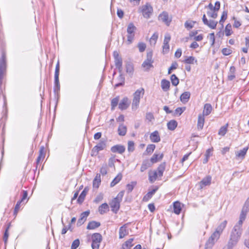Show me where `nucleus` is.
<instances>
[{"mask_svg":"<svg viewBox=\"0 0 249 249\" xmlns=\"http://www.w3.org/2000/svg\"><path fill=\"white\" fill-rule=\"evenodd\" d=\"M87 193V189L85 188L84 189V190L82 192L77 199V201L79 203H81L83 202L86 196Z\"/></svg>","mask_w":249,"mask_h":249,"instance_id":"nucleus-41","label":"nucleus"},{"mask_svg":"<svg viewBox=\"0 0 249 249\" xmlns=\"http://www.w3.org/2000/svg\"><path fill=\"white\" fill-rule=\"evenodd\" d=\"M138 12L141 13L144 18H149L153 13V7L149 3H146L139 8Z\"/></svg>","mask_w":249,"mask_h":249,"instance_id":"nucleus-5","label":"nucleus"},{"mask_svg":"<svg viewBox=\"0 0 249 249\" xmlns=\"http://www.w3.org/2000/svg\"><path fill=\"white\" fill-rule=\"evenodd\" d=\"M243 220L240 219L234 226L230 235V238L227 246L229 249H232L239 240L242 233V226Z\"/></svg>","mask_w":249,"mask_h":249,"instance_id":"nucleus-1","label":"nucleus"},{"mask_svg":"<svg viewBox=\"0 0 249 249\" xmlns=\"http://www.w3.org/2000/svg\"><path fill=\"white\" fill-rule=\"evenodd\" d=\"M128 234V231L125 225L120 227L119 229V238L122 239Z\"/></svg>","mask_w":249,"mask_h":249,"instance_id":"nucleus-22","label":"nucleus"},{"mask_svg":"<svg viewBox=\"0 0 249 249\" xmlns=\"http://www.w3.org/2000/svg\"><path fill=\"white\" fill-rule=\"evenodd\" d=\"M185 63L189 64H193L195 63H197V60L193 56H189L186 57V58L183 61Z\"/></svg>","mask_w":249,"mask_h":249,"instance_id":"nucleus-42","label":"nucleus"},{"mask_svg":"<svg viewBox=\"0 0 249 249\" xmlns=\"http://www.w3.org/2000/svg\"><path fill=\"white\" fill-rule=\"evenodd\" d=\"M27 196H28L27 192L26 191H23L22 197L21 200H19L23 203V204H25L27 202V200L25 201L27 198Z\"/></svg>","mask_w":249,"mask_h":249,"instance_id":"nucleus-50","label":"nucleus"},{"mask_svg":"<svg viewBox=\"0 0 249 249\" xmlns=\"http://www.w3.org/2000/svg\"><path fill=\"white\" fill-rule=\"evenodd\" d=\"M248 147H244L243 149L235 152L236 156L241 159H244L248 150Z\"/></svg>","mask_w":249,"mask_h":249,"instance_id":"nucleus-25","label":"nucleus"},{"mask_svg":"<svg viewBox=\"0 0 249 249\" xmlns=\"http://www.w3.org/2000/svg\"><path fill=\"white\" fill-rule=\"evenodd\" d=\"M99 212L100 214H103L109 211V207L107 203H104L99 207Z\"/></svg>","mask_w":249,"mask_h":249,"instance_id":"nucleus-27","label":"nucleus"},{"mask_svg":"<svg viewBox=\"0 0 249 249\" xmlns=\"http://www.w3.org/2000/svg\"><path fill=\"white\" fill-rule=\"evenodd\" d=\"M107 165L105 164L102 166V167L100 169V173L102 175H105L107 173Z\"/></svg>","mask_w":249,"mask_h":249,"instance_id":"nucleus-59","label":"nucleus"},{"mask_svg":"<svg viewBox=\"0 0 249 249\" xmlns=\"http://www.w3.org/2000/svg\"><path fill=\"white\" fill-rule=\"evenodd\" d=\"M21 203H22V202L21 201H20L19 200L17 202V203L16 205L15 208V210H14L15 214H16L18 213V211L19 210L20 204Z\"/></svg>","mask_w":249,"mask_h":249,"instance_id":"nucleus-58","label":"nucleus"},{"mask_svg":"<svg viewBox=\"0 0 249 249\" xmlns=\"http://www.w3.org/2000/svg\"><path fill=\"white\" fill-rule=\"evenodd\" d=\"M165 169V163H161L158 167L157 171H150L148 173L149 180L151 183H153L158 177H161Z\"/></svg>","mask_w":249,"mask_h":249,"instance_id":"nucleus-2","label":"nucleus"},{"mask_svg":"<svg viewBox=\"0 0 249 249\" xmlns=\"http://www.w3.org/2000/svg\"><path fill=\"white\" fill-rule=\"evenodd\" d=\"M177 67L178 64L177 63H172V65L168 69V73L170 74L171 73L172 71L176 69L177 68Z\"/></svg>","mask_w":249,"mask_h":249,"instance_id":"nucleus-57","label":"nucleus"},{"mask_svg":"<svg viewBox=\"0 0 249 249\" xmlns=\"http://www.w3.org/2000/svg\"><path fill=\"white\" fill-rule=\"evenodd\" d=\"M222 53L225 55H228L231 53V50L228 48H224L222 50Z\"/></svg>","mask_w":249,"mask_h":249,"instance_id":"nucleus-60","label":"nucleus"},{"mask_svg":"<svg viewBox=\"0 0 249 249\" xmlns=\"http://www.w3.org/2000/svg\"><path fill=\"white\" fill-rule=\"evenodd\" d=\"M126 126L123 124H121L119 126L118 128V134L120 136H124L126 133Z\"/></svg>","mask_w":249,"mask_h":249,"instance_id":"nucleus-31","label":"nucleus"},{"mask_svg":"<svg viewBox=\"0 0 249 249\" xmlns=\"http://www.w3.org/2000/svg\"><path fill=\"white\" fill-rule=\"evenodd\" d=\"M124 146L121 145H116L112 146L111 151L113 153H118L119 154L123 153L125 151Z\"/></svg>","mask_w":249,"mask_h":249,"instance_id":"nucleus-19","label":"nucleus"},{"mask_svg":"<svg viewBox=\"0 0 249 249\" xmlns=\"http://www.w3.org/2000/svg\"><path fill=\"white\" fill-rule=\"evenodd\" d=\"M150 138L153 142H158L160 140L159 132L157 131H155L152 133L150 136Z\"/></svg>","mask_w":249,"mask_h":249,"instance_id":"nucleus-21","label":"nucleus"},{"mask_svg":"<svg viewBox=\"0 0 249 249\" xmlns=\"http://www.w3.org/2000/svg\"><path fill=\"white\" fill-rule=\"evenodd\" d=\"M211 176H208L205 177L199 183L200 188L202 189L205 186H209L211 183Z\"/></svg>","mask_w":249,"mask_h":249,"instance_id":"nucleus-17","label":"nucleus"},{"mask_svg":"<svg viewBox=\"0 0 249 249\" xmlns=\"http://www.w3.org/2000/svg\"><path fill=\"white\" fill-rule=\"evenodd\" d=\"M177 122L175 120H171L167 124V127L169 130H174L177 126Z\"/></svg>","mask_w":249,"mask_h":249,"instance_id":"nucleus-38","label":"nucleus"},{"mask_svg":"<svg viewBox=\"0 0 249 249\" xmlns=\"http://www.w3.org/2000/svg\"><path fill=\"white\" fill-rule=\"evenodd\" d=\"M119 102V97H117L113 98L111 101V109H114L117 106Z\"/></svg>","mask_w":249,"mask_h":249,"instance_id":"nucleus-49","label":"nucleus"},{"mask_svg":"<svg viewBox=\"0 0 249 249\" xmlns=\"http://www.w3.org/2000/svg\"><path fill=\"white\" fill-rule=\"evenodd\" d=\"M1 77L4 74L5 68H6V63L5 61V57L4 53L2 55V57L1 58Z\"/></svg>","mask_w":249,"mask_h":249,"instance_id":"nucleus-34","label":"nucleus"},{"mask_svg":"<svg viewBox=\"0 0 249 249\" xmlns=\"http://www.w3.org/2000/svg\"><path fill=\"white\" fill-rule=\"evenodd\" d=\"M217 24V22H216L213 20H208L207 23H206L205 25H207L208 27H209L211 29H215L216 26Z\"/></svg>","mask_w":249,"mask_h":249,"instance_id":"nucleus-46","label":"nucleus"},{"mask_svg":"<svg viewBox=\"0 0 249 249\" xmlns=\"http://www.w3.org/2000/svg\"><path fill=\"white\" fill-rule=\"evenodd\" d=\"M115 161V157H112L110 158H109L108 160V166L110 167L113 166L114 165Z\"/></svg>","mask_w":249,"mask_h":249,"instance_id":"nucleus-62","label":"nucleus"},{"mask_svg":"<svg viewBox=\"0 0 249 249\" xmlns=\"http://www.w3.org/2000/svg\"><path fill=\"white\" fill-rule=\"evenodd\" d=\"M114 55L115 57V66L119 69L120 71H121L122 68V59L120 57H119V54L117 53L116 54L115 53H114Z\"/></svg>","mask_w":249,"mask_h":249,"instance_id":"nucleus-20","label":"nucleus"},{"mask_svg":"<svg viewBox=\"0 0 249 249\" xmlns=\"http://www.w3.org/2000/svg\"><path fill=\"white\" fill-rule=\"evenodd\" d=\"M100 174H97L93 181V186L94 188H98L101 182Z\"/></svg>","mask_w":249,"mask_h":249,"instance_id":"nucleus-35","label":"nucleus"},{"mask_svg":"<svg viewBox=\"0 0 249 249\" xmlns=\"http://www.w3.org/2000/svg\"><path fill=\"white\" fill-rule=\"evenodd\" d=\"M182 54V51L181 49H178L175 53V56L177 58H179Z\"/></svg>","mask_w":249,"mask_h":249,"instance_id":"nucleus-64","label":"nucleus"},{"mask_svg":"<svg viewBox=\"0 0 249 249\" xmlns=\"http://www.w3.org/2000/svg\"><path fill=\"white\" fill-rule=\"evenodd\" d=\"M205 121L204 116L199 114L198 116L197 127L198 130H201L203 128Z\"/></svg>","mask_w":249,"mask_h":249,"instance_id":"nucleus-24","label":"nucleus"},{"mask_svg":"<svg viewBox=\"0 0 249 249\" xmlns=\"http://www.w3.org/2000/svg\"><path fill=\"white\" fill-rule=\"evenodd\" d=\"M209 39L212 42V45H213L215 42L214 34L213 33H211L209 36Z\"/></svg>","mask_w":249,"mask_h":249,"instance_id":"nucleus-61","label":"nucleus"},{"mask_svg":"<svg viewBox=\"0 0 249 249\" xmlns=\"http://www.w3.org/2000/svg\"><path fill=\"white\" fill-rule=\"evenodd\" d=\"M119 78L120 82L115 84V87H118L119 86H122L124 83V78L122 75H120Z\"/></svg>","mask_w":249,"mask_h":249,"instance_id":"nucleus-51","label":"nucleus"},{"mask_svg":"<svg viewBox=\"0 0 249 249\" xmlns=\"http://www.w3.org/2000/svg\"><path fill=\"white\" fill-rule=\"evenodd\" d=\"M207 14L209 17L213 18H216L217 17V12L215 10H209Z\"/></svg>","mask_w":249,"mask_h":249,"instance_id":"nucleus-48","label":"nucleus"},{"mask_svg":"<svg viewBox=\"0 0 249 249\" xmlns=\"http://www.w3.org/2000/svg\"><path fill=\"white\" fill-rule=\"evenodd\" d=\"M171 81L173 85L176 86L179 83V79L175 74H172L171 76Z\"/></svg>","mask_w":249,"mask_h":249,"instance_id":"nucleus-45","label":"nucleus"},{"mask_svg":"<svg viewBox=\"0 0 249 249\" xmlns=\"http://www.w3.org/2000/svg\"><path fill=\"white\" fill-rule=\"evenodd\" d=\"M184 109H183L181 107H178L175 110V113L176 114L178 115V116L180 115L184 111Z\"/></svg>","mask_w":249,"mask_h":249,"instance_id":"nucleus-63","label":"nucleus"},{"mask_svg":"<svg viewBox=\"0 0 249 249\" xmlns=\"http://www.w3.org/2000/svg\"><path fill=\"white\" fill-rule=\"evenodd\" d=\"M89 214V211H87L82 213L81 214L80 218L78 219L77 226H81L86 220L87 217Z\"/></svg>","mask_w":249,"mask_h":249,"instance_id":"nucleus-16","label":"nucleus"},{"mask_svg":"<svg viewBox=\"0 0 249 249\" xmlns=\"http://www.w3.org/2000/svg\"><path fill=\"white\" fill-rule=\"evenodd\" d=\"M153 53L152 51L147 53L146 59L142 64V67L144 71H148L153 67L154 60L152 59Z\"/></svg>","mask_w":249,"mask_h":249,"instance_id":"nucleus-7","label":"nucleus"},{"mask_svg":"<svg viewBox=\"0 0 249 249\" xmlns=\"http://www.w3.org/2000/svg\"><path fill=\"white\" fill-rule=\"evenodd\" d=\"M124 191L120 192L117 196L109 203L112 211L115 213H117L119 210L120 204L124 195Z\"/></svg>","mask_w":249,"mask_h":249,"instance_id":"nucleus-3","label":"nucleus"},{"mask_svg":"<svg viewBox=\"0 0 249 249\" xmlns=\"http://www.w3.org/2000/svg\"><path fill=\"white\" fill-rule=\"evenodd\" d=\"M158 37V35L157 34L155 33L153 35V36L151 37L150 39V43L151 45L154 46L156 44Z\"/></svg>","mask_w":249,"mask_h":249,"instance_id":"nucleus-47","label":"nucleus"},{"mask_svg":"<svg viewBox=\"0 0 249 249\" xmlns=\"http://www.w3.org/2000/svg\"><path fill=\"white\" fill-rule=\"evenodd\" d=\"M173 207L174 213L177 214H179L181 210V204L179 202L176 201L174 202Z\"/></svg>","mask_w":249,"mask_h":249,"instance_id":"nucleus-33","label":"nucleus"},{"mask_svg":"<svg viewBox=\"0 0 249 249\" xmlns=\"http://www.w3.org/2000/svg\"><path fill=\"white\" fill-rule=\"evenodd\" d=\"M91 238L92 249H99L100 243L102 240L101 235L99 233H95L92 234Z\"/></svg>","mask_w":249,"mask_h":249,"instance_id":"nucleus-10","label":"nucleus"},{"mask_svg":"<svg viewBox=\"0 0 249 249\" xmlns=\"http://www.w3.org/2000/svg\"><path fill=\"white\" fill-rule=\"evenodd\" d=\"M130 102L127 98H124L119 104V108L121 110L126 109L129 106Z\"/></svg>","mask_w":249,"mask_h":249,"instance_id":"nucleus-18","label":"nucleus"},{"mask_svg":"<svg viewBox=\"0 0 249 249\" xmlns=\"http://www.w3.org/2000/svg\"><path fill=\"white\" fill-rule=\"evenodd\" d=\"M100 226V223L99 222L95 221H92L89 223L87 228L89 230H93L99 227Z\"/></svg>","mask_w":249,"mask_h":249,"instance_id":"nucleus-30","label":"nucleus"},{"mask_svg":"<svg viewBox=\"0 0 249 249\" xmlns=\"http://www.w3.org/2000/svg\"><path fill=\"white\" fill-rule=\"evenodd\" d=\"M171 40V36L169 33H166L163 40V45L162 46L163 52L166 53L169 51V42Z\"/></svg>","mask_w":249,"mask_h":249,"instance_id":"nucleus-13","label":"nucleus"},{"mask_svg":"<svg viewBox=\"0 0 249 249\" xmlns=\"http://www.w3.org/2000/svg\"><path fill=\"white\" fill-rule=\"evenodd\" d=\"M190 95L191 94L189 92H184L181 95L180 97V101L184 104L186 103L188 101L190 97Z\"/></svg>","mask_w":249,"mask_h":249,"instance_id":"nucleus-26","label":"nucleus"},{"mask_svg":"<svg viewBox=\"0 0 249 249\" xmlns=\"http://www.w3.org/2000/svg\"><path fill=\"white\" fill-rule=\"evenodd\" d=\"M155 148V145L154 144H149L147 146L146 152L147 153H151L153 152Z\"/></svg>","mask_w":249,"mask_h":249,"instance_id":"nucleus-53","label":"nucleus"},{"mask_svg":"<svg viewBox=\"0 0 249 249\" xmlns=\"http://www.w3.org/2000/svg\"><path fill=\"white\" fill-rule=\"evenodd\" d=\"M144 90L143 89H137L134 93L132 105L133 109H136L139 106L140 99L143 95Z\"/></svg>","mask_w":249,"mask_h":249,"instance_id":"nucleus-6","label":"nucleus"},{"mask_svg":"<svg viewBox=\"0 0 249 249\" xmlns=\"http://www.w3.org/2000/svg\"><path fill=\"white\" fill-rule=\"evenodd\" d=\"M133 238H130L127 240L124 244L123 245L122 249H130L133 246L132 242Z\"/></svg>","mask_w":249,"mask_h":249,"instance_id":"nucleus-37","label":"nucleus"},{"mask_svg":"<svg viewBox=\"0 0 249 249\" xmlns=\"http://www.w3.org/2000/svg\"><path fill=\"white\" fill-rule=\"evenodd\" d=\"M231 26L230 24H228L225 28V35L227 36H229L231 34Z\"/></svg>","mask_w":249,"mask_h":249,"instance_id":"nucleus-54","label":"nucleus"},{"mask_svg":"<svg viewBox=\"0 0 249 249\" xmlns=\"http://www.w3.org/2000/svg\"><path fill=\"white\" fill-rule=\"evenodd\" d=\"M45 153L44 152V147L42 146L39 150V154L36 160V164H38L41 160H43L45 157Z\"/></svg>","mask_w":249,"mask_h":249,"instance_id":"nucleus-29","label":"nucleus"},{"mask_svg":"<svg viewBox=\"0 0 249 249\" xmlns=\"http://www.w3.org/2000/svg\"><path fill=\"white\" fill-rule=\"evenodd\" d=\"M137 28L133 23H130L127 27V44H130L133 42Z\"/></svg>","mask_w":249,"mask_h":249,"instance_id":"nucleus-4","label":"nucleus"},{"mask_svg":"<svg viewBox=\"0 0 249 249\" xmlns=\"http://www.w3.org/2000/svg\"><path fill=\"white\" fill-rule=\"evenodd\" d=\"M138 47L139 51L140 52H143L146 48V45L144 43L140 42L138 44Z\"/></svg>","mask_w":249,"mask_h":249,"instance_id":"nucleus-56","label":"nucleus"},{"mask_svg":"<svg viewBox=\"0 0 249 249\" xmlns=\"http://www.w3.org/2000/svg\"><path fill=\"white\" fill-rule=\"evenodd\" d=\"M227 221L226 220H224V221L221 222L216 228V231L222 233L223 231L227 225Z\"/></svg>","mask_w":249,"mask_h":249,"instance_id":"nucleus-40","label":"nucleus"},{"mask_svg":"<svg viewBox=\"0 0 249 249\" xmlns=\"http://www.w3.org/2000/svg\"><path fill=\"white\" fill-rule=\"evenodd\" d=\"M59 62H57L55 70L54 73V83L56 88L59 89L60 88V84L59 82Z\"/></svg>","mask_w":249,"mask_h":249,"instance_id":"nucleus-15","label":"nucleus"},{"mask_svg":"<svg viewBox=\"0 0 249 249\" xmlns=\"http://www.w3.org/2000/svg\"><path fill=\"white\" fill-rule=\"evenodd\" d=\"M212 107L210 104H206L204 105V109L203 110L202 115L207 116L209 115L212 112Z\"/></svg>","mask_w":249,"mask_h":249,"instance_id":"nucleus-23","label":"nucleus"},{"mask_svg":"<svg viewBox=\"0 0 249 249\" xmlns=\"http://www.w3.org/2000/svg\"><path fill=\"white\" fill-rule=\"evenodd\" d=\"M151 166L150 163L148 160H144L143 161L141 168V171L143 172L146 170L149 167Z\"/></svg>","mask_w":249,"mask_h":249,"instance_id":"nucleus-44","label":"nucleus"},{"mask_svg":"<svg viewBox=\"0 0 249 249\" xmlns=\"http://www.w3.org/2000/svg\"><path fill=\"white\" fill-rule=\"evenodd\" d=\"M221 234V233L215 230L206 242L205 244V249H211L214 242L217 241L219 238Z\"/></svg>","mask_w":249,"mask_h":249,"instance_id":"nucleus-9","label":"nucleus"},{"mask_svg":"<svg viewBox=\"0 0 249 249\" xmlns=\"http://www.w3.org/2000/svg\"><path fill=\"white\" fill-rule=\"evenodd\" d=\"M221 234V233L215 230L206 242L205 244V249H211L214 242L217 241L219 238Z\"/></svg>","mask_w":249,"mask_h":249,"instance_id":"nucleus-8","label":"nucleus"},{"mask_svg":"<svg viewBox=\"0 0 249 249\" xmlns=\"http://www.w3.org/2000/svg\"><path fill=\"white\" fill-rule=\"evenodd\" d=\"M249 212V196L246 201L240 215L239 219L245 220L247 213Z\"/></svg>","mask_w":249,"mask_h":249,"instance_id":"nucleus-12","label":"nucleus"},{"mask_svg":"<svg viewBox=\"0 0 249 249\" xmlns=\"http://www.w3.org/2000/svg\"><path fill=\"white\" fill-rule=\"evenodd\" d=\"M128 151L132 152L134 150V143L132 141H129L128 142Z\"/></svg>","mask_w":249,"mask_h":249,"instance_id":"nucleus-52","label":"nucleus"},{"mask_svg":"<svg viewBox=\"0 0 249 249\" xmlns=\"http://www.w3.org/2000/svg\"><path fill=\"white\" fill-rule=\"evenodd\" d=\"M122 175L121 174H119L112 180V181L110 183V186L113 187L116 184H117L122 179Z\"/></svg>","mask_w":249,"mask_h":249,"instance_id":"nucleus-39","label":"nucleus"},{"mask_svg":"<svg viewBox=\"0 0 249 249\" xmlns=\"http://www.w3.org/2000/svg\"><path fill=\"white\" fill-rule=\"evenodd\" d=\"M106 147V143L104 142H99L97 145L95 146L92 149L91 155L92 156H96L98 155L100 151L103 150Z\"/></svg>","mask_w":249,"mask_h":249,"instance_id":"nucleus-11","label":"nucleus"},{"mask_svg":"<svg viewBox=\"0 0 249 249\" xmlns=\"http://www.w3.org/2000/svg\"><path fill=\"white\" fill-rule=\"evenodd\" d=\"M80 244V241L78 239H76L72 243L71 249H76L78 247Z\"/></svg>","mask_w":249,"mask_h":249,"instance_id":"nucleus-55","label":"nucleus"},{"mask_svg":"<svg viewBox=\"0 0 249 249\" xmlns=\"http://www.w3.org/2000/svg\"><path fill=\"white\" fill-rule=\"evenodd\" d=\"M159 19L164 22L167 25H169L171 18H169L168 14L166 12H163L159 16Z\"/></svg>","mask_w":249,"mask_h":249,"instance_id":"nucleus-14","label":"nucleus"},{"mask_svg":"<svg viewBox=\"0 0 249 249\" xmlns=\"http://www.w3.org/2000/svg\"><path fill=\"white\" fill-rule=\"evenodd\" d=\"M228 126V124H226V125L222 126L219 130L218 134L222 136H224L227 132Z\"/></svg>","mask_w":249,"mask_h":249,"instance_id":"nucleus-43","label":"nucleus"},{"mask_svg":"<svg viewBox=\"0 0 249 249\" xmlns=\"http://www.w3.org/2000/svg\"><path fill=\"white\" fill-rule=\"evenodd\" d=\"M162 154L155 153L151 158L150 161L152 164L156 163L158 162L159 160H161L162 158Z\"/></svg>","mask_w":249,"mask_h":249,"instance_id":"nucleus-32","label":"nucleus"},{"mask_svg":"<svg viewBox=\"0 0 249 249\" xmlns=\"http://www.w3.org/2000/svg\"><path fill=\"white\" fill-rule=\"evenodd\" d=\"M235 67L234 66L231 67L228 76V78L229 80H232L235 78Z\"/></svg>","mask_w":249,"mask_h":249,"instance_id":"nucleus-36","label":"nucleus"},{"mask_svg":"<svg viewBox=\"0 0 249 249\" xmlns=\"http://www.w3.org/2000/svg\"><path fill=\"white\" fill-rule=\"evenodd\" d=\"M170 82L167 80L163 79L161 82V87L162 89L164 91H167L169 90L170 88Z\"/></svg>","mask_w":249,"mask_h":249,"instance_id":"nucleus-28","label":"nucleus"}]
</instances>
